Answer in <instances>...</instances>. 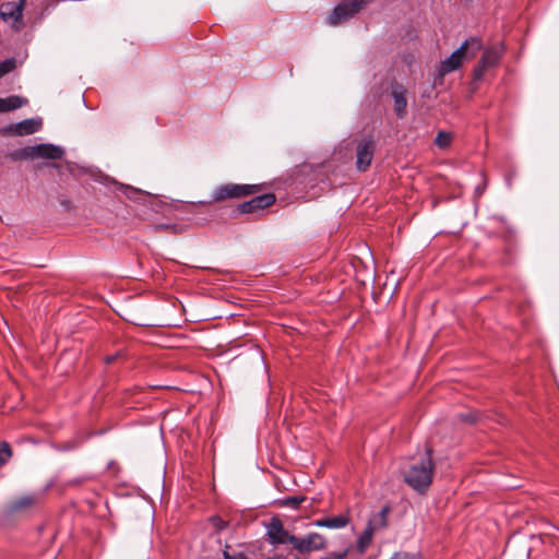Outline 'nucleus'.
<instances>
[{"label":"nucleus","instance_id":"obj_1","mask_svg":"<svg viewBox=\"0 0 559 559\" xmlns=\"http://www.w3.org/2000/svg\"><path fill=\"white\" fill-rule=\"evenodd\" d=\"M431 453V449H427L425 456L411 464L404 473V481L418 493H425L432 481L435 464Z\"/></svg>","mask_w":559,"mask_h":559},{"label":"nucleus","instance_id":"obj_2","mask_svg":"<svg viewBox=\"0 0 559 559\" xmlns=\"http://www.w3.org/2000/svg\"><path fill=\"white\" fill-rule=\"evenodd\" d=\"M481 48L483 41L479 37L467 38L450 57L440 63L439 73L444 75L457 70L464 60L474 58Z\"/></svg>","mask_w":559,"mask_h":559},{"label":"nucleus","instance_id":"obj_3","mask_svg":"<svg viewBox=\"0 0 559 559\" xmlns=\"http://www.w3.org/2000/svg\"><path fill=\"white\" fill-rule=\"evenodd\" d=\"M372 0H343L335 5L326 21L329 25H340L364 9Z\"/></svg>","mask_w":559,"mask_h":559},{"label":"nucleus","instance_id":"obj_4","mask_svg":"<svg viewBox=\"0 0 559 559\" xmlns=\"http://www.w3.org/2000/svg\"><path fill=\"white\" fill-rule=\"evenodd\" d=\"M261 190L260 185L226 183L217 187L213 193V201L222 202L227 199H239L253 195Z\"/></svg>","mask_w":559,"mask_h":559},{"label":"nucleus","instance_id":"obj_5","mask_svg":"<svg viewBox=\"0 0 559 559\" xmlns=\"http://www.w3.org/2000/svg\"><path fill=\"white\" fill-rule=\"evenodd\" d=\"M266 537L267 542L272 546L285 545L287 543L294 546V539L296 535L290 534L285 530L282 520L277 516H273L266 524Z\"/></svg>","mask_w":559,"mask_h":559},{"label":"nucleus","instance_id":"obj_6","mask_svg":"<svg viewBox=\"0 0 559 559\" xmlns=\"http://www.w3.org/2000/svg\"><path fill=\"white\" fill-rule=\"evenodd\" d=\"M38 503V496L34 493L25 495L15 499H12L5 503L1 510V516L5 520L13 518L14 515L22 514L27 510L32 509Z\"/></svg>","mask_w":559,"mask_h":559},{"label":"nucleus","instance_id":"obj_7","mask_svg":"<svg viewBox=\"0 0 559 559\" xmlns=\"http://www.w3.org/2000/svg\"><path fill=\"white\" fill-rule=\"evenodd\" d=\"M503 53V46L496 45L484 50L479 63L474 68L473 76L475 81H480L484 78L485 71L488 68L496 67Z\"/></svg>","mask_w":559,"mask_h":559},{"label":"nucleus","instance_id":"obj_8","mask_svg":"<svg viewBox=\"0 0 559 559\" xmlns=\"http://www.w3.org/2000/svg\"><path fill=\"white\" fill-rule=\"evenodd\" d=\"M326 546L328 540L323 535L311 532L302 537L296 536L293 548L300 554H308L311 551L323 550Z\"/></svg>","mask_w":559,"mask_h":559},{"label":"nucleus","instance_id":"obj_9","mask_svg":"<svg viewBox=\"0 0 559 559\" xmlns=\"http://www.w3.org/2000/svg\"><path fill=\"white\" fill-rule=\"evenodd\" d=\"M25 0L17 2H4L0 7V17L3 22L10 23L15 29L20 31L23 26V9Z\"/></svg>","mask_w":559,"mask_h":559},{"label":"nucleus","instance_id":"obj_10","mask_svg":"<svg viewBox=\"0 0 559 559\" xmlns=\"http://www.w3.org/2000/svg\"><path fill=\"white\" fill-rule=\"evenodd\" d=\"M376 142L372 138L360 139L356 145V167L359 171H366L373 159Z\"/></svg>","mask_w":559,"mask_h":559},{"label":"nucleus","instance_id":"obj_11","mask_svg":"<svg viewBox=\"0 0 559 559\" xmlns=\"http://www.w3.org/2000/svg\"><path fill=\"white\" fill-rule=\"evenodd\" d=\"M276 201L274 193H263L252 198L249 201L237 205V212L240 214H251L273 205Z\"/></svg>","mask_w":559,"mask_h":559},{"label":"nucleus","instance_id":"obj_12","mask_svg":"<svg viewBox=\"0 0 559 559\" xmlns=\"http://www.w3.org/2000/svg\"><path fill=\"white\" fill-rule=\"evenodd\" d=\"M33 158L39 157L45 159H60L62 158L64 151L61 146L44 143L31 146Z\"/></svg>","mask_w":559,"mask_h":559},{"label":"nucleus","instance_id":"obj_13","mask_svg":"<svg viewBox=\"0 0 559 559\" xmlns=\"http://www.w3.org/2000/svg\"><path fill=\"white\" fill-rule=\"evenodd\" d=\"M392 97L394 99V110L399 118H404L406 116V90L401 84H395L392 87Z\"/></svg>","mask_w":559,"mask_h":559},{"label":"nucleus","instance_id":"obj_14","mask_svg":"<svg viewBox=\"0 0 559 559\" xmlns=\"http://www.w3.org/2000/svg\"><path fill=\"white\" fill-rule=\"evenodd\" d=\"M40 127V120L25 119L14 124V130L17 135H28L37 132Z\"/></svg>","mask_w":559,"mask_h":559},{"label":"nucleus","instance_id":"obj_15","mask_svg":"<svg viewBox=\"0 0 559 559\" xmlns=\"http://www.w3.org/2000/svg\"><path fill=\"white\" fill-rule=\"evenodd\" d=\"M349 522L348 516L346 515H336L333 518H324L314 521V525L318 527H325V528H342L345 527Z\"/></svg>","mask_w":559,"mask_h":559},{"label":"nucleus","instance_id":"obj_16","mask_svg":"<svg viewBox=\"0 0 559 559\" xmlns=\"http://www.w3.org/2000/svg\"><path fill=\"white\" fill-rule=\"evenodd\" d=\"M374 527L372 526L371 522L367 524L362 533L357 538V551L362 555L367 550V548L370 546L373 537Z\"/></svg>","mask_w":559,"mask_h":559},{"label":"nucleus","instance_id":"obj_17","mask_svg":"<svg viewBox=\"0 0 559 559\" xmlns=\"http://www.w3.org/2000/svg\"><path fill=\"white\" fill-rule=\"evenodd\" d=\"M27 100L17 95L0 98V112L11 111L21 108Z\"/></svg>","mask_w":559,"mask_h":559},{"label":"nucleus","instance_id":"obj_18","mask_svg":"<svg viewBox=\"0 0 559 559\" xmlns=\"http://www.w3.org/2000/svg\"><path fill=\"white\" fill-rule=\"evenodd\" d=\"M12 160L33 158L31 146H25L9 154Z\"/></svg>","mask_w":559,"mask_h":559},{"label":"nucleus","instance_id":"obj_19","mask_svg":"<svg viewBox=\"0 0 559 559\" xmlns=\"http://www.w3.org/2000/svg\"><path fill=\"white\" fill-rule=\"evenodd\" d=\"M12 456L11 445L3 441L0 443V467L5 465Z\"/></svg>","mask_w":559,"mask_h":559},{"label":"nucleus","instance_id":"obj_20","mask_svg":"<svg viewBox=\"0 0 559 559\" xmlns=\"http://www.w3.org/2000/svg\"><path fill=\"white\" fill-rule=\"evenodd\" d=\"M451 141H452L451 133L445 132V131H439L437 136H436L435 143L440 148H445V147H448L450 145Z\"/></svg>","mask_w":559,"mask_h":559},{"label":"nucleus","instance_id":"obj_21","mask_svg":"<svg viewBox=\"0 0 559 559\" xmlns=\"http://www.w3.org/2000/svg\"><path fill=\"white\" fill-rule=\"evenodd\" d=\"M16 67V60L14 58H8L0 62V79L5 74L13 71Z\"/></svg>","mask_w":559,"mask_h":559},{"label":"nucleus","instance_id":"obj_22","mask_svg":"<svg viewBox=\"0 0 559 559\" xmlns=\"http://www.w3.org/2000/svg\"><path fill=\"white\" fill-rule=\"evenodd\" d=\"M210 523L216 530V532H222L228 526V522L223 520L218 515H213L210 518Z\"/></svg>","mask_w":559,"mask_h":559},{"label":"nucleus","instance_id":"obj_23","mask_svg":"<svg viewBox=\"0 0 559 559\" xmlns=\"http://www.w3.org/2000/svg\"><path fill=\"white\" fill-rule=\"evenodd\" d=\"M349 551H350V548L347 547L341 551L329 552L326 556L322 557L321 559H346Z\"/></svg>","mask_w":559,"mask_h":559},{"label":"nucleus","instance_id":"obj_24","mask_svg":"<svg viewBox=\"0 0 559 559\" xmlns=\"http://www.w3.org/2000/svg\"><path fill=\"white\" fill-rule=\"evenodd\" d=\"M390 559H420L419 554H411L406 551L395 552Z\"/></svg>","mask_w":559,"mask_h":559},{"label":"nucleus","instance_id":"obj_25","mask_svg":"<svg viewBox=\"0 0 559 559\" xmlns=\"http://www.w3.org/2000/svg\"><path fill=\"white\" fill-rule=\"evenodd\" d=\"M304 500V497H288L285 499V504L292 508H298Z\"/></svg>","mask_w":559,"mask_h":559},{"label":"nucleus","instance_id":"obj_26","mask_svg":"<svg viewBox=\"0 0 559 559\" xmlns=\"http://www.w3.org/2000/svg\"><path fill=\"white\" fill-rule=\"evenodd\" d=\"M459 418L465 423H475L477 420V415L475 413H462L459 415Z\"/></svg>","mask_w":559,"mask_h":559},{"label":"nucleus","instance_id":"obj_27","mask_svg":"<svg viewBox=\"0 0 559 559\" xmlns=\"http://www.w3.org/2000/svg\"><path fill=\"white\" fill-rule=\"evenodd\" d=\"M388 512H389V508L384 507V508H382V510L377 515L379 518V522H380L381 526H385L386 525V514H388Z\"/></svg>","mask_w":559,"mask_h":559},{"label":"nucleus","instance_id":"obj_28","mask_svg":"<svg viewBox=\"0 0 559 559\" xmlns=\"http://www.w3.org/2000/svg\"><path fill=\"white\" fill-rule=\"evenodd\" d=\"M112 360H114V357H108L106 361H107V364H110Z\"/></svg>","mask_w":559,"mask_h":559},{"label":"nucleus","instance_id":"obj_29","mask_svg":"<svg viewBox=\"0 0 559 559\" xmlns=\"http://www.w3.org/2000/svg\"><path fill=\"white\" fill-rule=\"evenodd\" d=\"M114 464H115L114 462H110L108 467H114Z\"/></svg>","mask_w":559,"mask_h":559}]
</instances>
